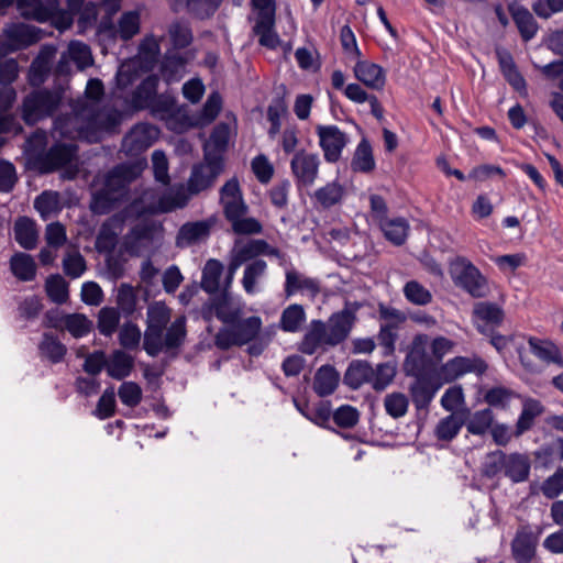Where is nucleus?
I'll use <instances>...</instances> for the list:
<instances>
[{
	"label": "nucleus",
	"instance_id": "nucleus-26",
	"mask_svg": "<svg viewBox=\"0 0 563 563\" xmlns=\"http://www.w3.org/2000/svg\"><path fill=\"white\" fill-rule=\"evenodd\" d=\"M354 75L365 86L376 90L383 89L386 82L384 69L379 65L367 60L356 63Z\"/></svg>",
	"mask_w": 563,
	"mask_h": 563
},
{
	"label": "nucleus",
	"instance_id": "nucleus-50",
	"mask_svg": "<svg viewBox=\"0 0 563 563\" xmlns=\"http://www.w3.org/2000/svg\"><path fill=\"white\" fill-rule=\"evenodd\" d=\"M125 214L124 212H120L104 222L97 238V244L99 246H113L119 231L123 228Z\"/></svg>",
	"mask_w": 563,
	"mask_h": 563
},
{
	"label": "nucleus",
	"instance_id": "nucleus-48",
	"mask_svg": "<svg viewBox=\"0 0 563 563\" xmlns=\"http://www.w3.org/2000/svg\"><path fill=\"white\" fill-rule=\"evenodd\" d=\"M495 416L490 408L477 410L470 415L464 426L467 431L474 435H484L490 431Z\"/></svg>",
	"mask_w": 563,
	"mask_h": 563
},
{
	"label": "nucleus",
	"instance_id": "nucleus-22",
	"mask_svg": "<svg viewBox=\"0 0 563 563\" xmlns=\"http://www.w3.org/2000/svg\"><path fill=\"white\" fill-rule=\"evenodd\" d=\"M59 0H16V9L25 19L48 21L58 10Z\"/></svg>",
	"mask_w": 563,
	"mask_h": 563
},
{
	"label": "nucleus",
	"instance_id": "nucleus-35",
	"mask_svg": "<svg viewBox=\"0 0 563 563\" xmlns=\"http://www.w3.org/2000/svg\"><path fill=\"white\" fill-rule=\"evenodd\" d=\"M104 93L103 84L98 78H91L88 80L85 95L77 100H85L86 114L90 117L95 122L102 121V113H96L95 108L97 103L101 100Z\"/></svg>",
	"mask_w": 563,
	"mask_h": 563
},
{
	"label": "nucleus",
	"instance_id": "nucleus-53",
	"mask_svg": "<svg viewBox=\"0 0 563 563\" xmlns=\"http://www.w3.org/2000/svg\"><path fill=\"white\" fill-rule=\"evenodd\" d=\"M473 314L485 324L499 325L504 320V310L497 303L488 301L475 303Z\"/></svg>",
	"mask_w": 563,
	"mask_h": 563
},
{
	"label": "nucleus",
	"instance_id": "nucleus-31",
	"mask_svg": "<svg viewBox=\"0 0 563 563\" xmlns=\"http://www.w3.org/2000/svg\"><path fill=\"white\" fill-rule=\"evenodd\" d=\"M345 196V188L339 181L333 180L327 183L324 186L318 188L312 199L314 203L322 209H330L336 205H340Z\"/></svg>",
	"mask_w": 563,
	"mask_h": 563
},
{
	"label": "nucleus",
	"instance_id": "nucleus-64",
	"mask_svg": "<svg viewBox=\"0 0 563 563\" xmlns=\"http://www.w3.org/2000/svg\"><path fill=\"white\" fill-rule=\"evenodd\" d=\"M120 322V313L115 308L104 307L98 314V330L106 336H111Z\"/></svg>",
	"mask_w": 563,
	"mask_h": 563
},
{
	"label": "nucleus",
	"instance_id": "nucleus-38",
	"mask_svg": "<svg viewBox=\"0 0 563 563\" xmlns=\"http://www.w3.org/2000/svg\"><path fill=\"white\" fill-rule=\"evenodd\" d=\"M511 552L518 563H530L536 555V543L531 534L518 531L511 542Z\"/></svg>",
	"mask_w": 563,
	"mask_h": 563
},
{
	"label": "nucleus",
	"instance_id": "nucleus-4",
	"mask_svg": "<svg viewBox=\"0 0 563 563\" xmlns=\"http://www.w3.org/2000/svg\"><path fill=\"white\" fill-rule=\"evenodd\" d=\"M454 284L473 298H483L488 294V284L479 269L465 257H457L451 267Z\"/></svg>",
	"mask_w": 563,
	"mask_h": 563
},
{
	"label": "nucleus",
	"instance_id": "nucleus-54",
	"mask_svg": "<svg viewBox=\"0 0 563 563\" xmlns=\"http://www.w3.org/2000/svg\"><path fill=\"white\" fill-rule=\"evenodd\" d=\"M397 373L395 362L379 363L375 368L373 367V375L371 377V386L377 391H382L391 384Z\"/></svg>",
	"mask_w": 563,
	"mask_h": 563
},
{
	"label": "nucleus",
	"instance_id": "nucleus-10",
	"mask_svg": "<svg viewBox=\"0 0 563 563\" xmlns=\"http://www.w3.org/2000/svg\"><path fill=\"white\" fill-rule=\"evenodd\" d=\"M217 217L211 216L199 221L184 223L176 235L175 244L179 249H187L202 242H206L212 228L217 224Z\"/></svg>",
	"mask_w": 563,
	"mask_h": 563
},
{
	"label": "nucleus",
	"instance_id": "nucleus-1",
	"mask_svg": "<svg viewBox=\"0 0 563 563\" xmlns=\"http://www.w3.org/2000/svg\"><path fill=\"white\" fill-rule=\"evenodd\" d=\"M142 172L140 163H122L110 169L100 189L92 194L90 210L95 214H107L128 198L129 187Z\"/></svg>",
	"mask_w": 563,
	"mask_h": 563
},
{
	"label": "nucleus",
	"instance_id": "nucleus-42",
	"mask_svg": "<svg viewBox=\"0 0 563 563\" xmlns=\"http://www.w3.org/2000/svg\"><path fill=\"white\" fill-rule=\"evenodd\" d=\"M38 352L42 357L48 360L53 364H57L64 360L67 347L58 340L57 336L45 332L38 344Z\"/></svg>",
	"mask_w": 563,
	"mask_h": 563
},
{
	"label": "nucleus",
	"instance_id": "nucleus-11",
	"mask_svg": "<svg viewBox=\"0 0 563 563\" xmlns=\"http://www.w3.org/2000/svg\"><path fill=\"white\" fill-rule=\"evenodd\" d=\"M161 225L153 221H141L125 234L123 239L124 250L133 256H139L155 240Z\"/></svg>",
	"mask_w": 563,
	"mask_h": 563
},
{
	"label": "nucleus",
	"instance_id": "nucleus-37",
	"mask_svg": "<svg viewBox=\"0 0 563 563\" xmlns=\"http://www.w3.org/2000/svg\"><path fill=\"white\" fill-rule=\"evenodd\" d=\"M339 373L331 365H322L316 373L313 390L320 397L331 395L339 385Z\"/></svg>",
	"mask_w": 563,
	"mask_h": 563
},
{
	"label": "nucleus",
	"instance_id": "nucleus-12",
	"mask_svg": "<svg viewBox=\"0 0 563 563\" xmlns=\"http://www.w3.org/2000/svg\"><path fill=\"white\" fill-rule=\"evenodd\" d=\"M85 100H74L71 103L73 113L56 118L53 124V132L58 133L60 137L76 139L82 133L80 120L87 119L93 121L86 114Z\"/></svg>",
	"mask_w": 563,
	"mask_h": 563
},
{
	"label": "nucleus",
	"instance_id": "nucleus-40",
	"mask_svg": "<svg viewBox=\"0 0 563 563\" xmlns=\"http://www.w3.org/2000/svg\"><path fill=\"white\" fill-rule=\"evenodd\" d=\"M186 318L180 316L176 318L168 328L165 335L162 334L161 352L163 350L179 349L186 339Z\"/></svg>",
	"mask_w": 563,
	"mask_h": 563
},
{
	"label": "nucleus",
	"instance_id": "nucleus-41",
	"mask_svg": "<svg viewBox=\"0 0 563 563\" xmlns=\"http://www.w3.org/2000/svg\"><path fill=\"white\" fill-rule=\"evenodd\" d=\"M465 423L463 412H452L442 418L435 427V437L441 441H452Z\"/></svg>",
	"mask_w": 563,
	"mask_h": 563
},
{
	"label": "nucleus",
	"instance_id": "nucleus-7",
	"mask_svg": "<svg viewBox=\"0 0 563 563\" xmlns=\"http://www.w3.org/2000/svg\"><path fill=\"white\" fill-rule=\"evenodd\" d=\"M222 167L223 164L221 155H211V153H206L205 163L194 165L187 180L186 189L190 196L198 195L211 187L222 172Z\"/></svg>",
	"mask_w": 563,
	"mask_h": 563
},
{
	"label": "nucleus",
	"instance_id": "nucleus-62",
	"mask_svg": "<svg viewBox=\"0 0 563 563\" xmlns=\"http://www.w3.org/2000/svg\"><path fill=\"white\" fill-rule=\"evenodd\" d=\"M64 325L74 338H82L92 329V322L81 313L65 316Z\"/></svg>",
	"mask_w": 563,
	"mask_h": 563
},
{
	"label": "nucleus",
	"instance_id": "nucleus-33",
	"mask_svg": "<svg viewBox=\"0 0 563 563\" xmlns=\"http://www.w3.org/2000/svg\"><path fill=\"white\" fill-rule=\"evenodd\" d=\"M167 35L172 44L170 49H184L194 41L190 23L185 19H175L167 26Z\"/></svg>",
	"mask_w": 563,
	"mask_h": 563
},
{
	"label": "nucleus",
	"instance_id": "nucleus-51",
	"mask_svg": "<svg viewBox=\"0 0 563 563\" xmlns=\"http://www.w3.org/2000/svg\"><path fill=\"white\" fill-rule=\"evenodd\" d=\"M305 321L306 312L303 307L298 303H292L282 312L279 327L285 332L295 333L301 329Z\"/></svg>",
	"mask_w": 563,
	"mask_h": 563
},
{
	"label": "nucleus",
	"instance_id": "nucleus-39",
	"mask_svg": "<svg viewBox=\"0 0 563 563\" xmlns=\"http://www.w3.org/2000/svg\"><path fill=\"white\" fill-rule=\"evenodd\" d=\"M223 271L224 266L219 260H208L202 268L201 288L210 295H216L220 288Z\"/></svg>",
	"mask_w": 563,
	"mask_h": 563
},
{
	"label": "nucleus",
	"instance_id": "nucleus-60",
	"mask_svg": "<svg viewBox=\"0 0 563 563\" xmlns=\"http://www.w3.org/2000/svg\"><path fill=\"white\" fill-rule=\"evenodd\" d=\"M267 269V264L263 260H255L246 265L242 278V285L246 294L252 295L255 292L257 279L262 277Z\"/></svg>",
	"mask_w": 563,
	"mask_h": 563
},
{
	"label": "nucleus",
	"instance_id": "nucleus-14",
	"mask_svg": "<svg viewBox=\"0 0 563 563\" xmlns=\"http://www.w3.org/2000/svg\"><path fill=\"white\" fill-rule=\"evenodd\" d=\"M5 45L10 52L26 48L42 38L41 30L24 23H11L3 30Z\"/></svg>",
	"mask_w": 563,
	"mask_h": 563
},
{
	"label": "nucleus",
	"instance_id": "nucleus-58",
	"mask_svg": "<svg viewBox=\"0 0 563 563\" xmlns=\"http://www.w3.org/2000/svg\"><path fill=\"white\" fill-rule=\"evenodd\" d=\"M247 212H239L235 218L228 219L232 231L240 235L258 234L263 231L261 222L252 217H245Z\"/></svg>",
	"mask_w": 563,
	"mask_h": 563
},
{
	"label": "nucleus",
	"instance_id": "nucleus-20",
	"mask_svg": "<svg viewBox=\"0 0 563 563\" xmlns=\"http://www.w3.org/2000/svg\"><path fill=\"white\" fill-rule=\"evenodd\" d=\"M329 329L327 322L312 320L301 342V351L311 355L321 347L339 345Z\"/></svg>",
	"mask_w": 563,
	"mask_h": 563
},
{
	"label": "nucleus",
	"instance_id": "nucleus-6",
	"mask_svg": "<svg viewBox=\"0 0 563 563\" xmlns=\"http://www.w3.org/2000/svg\"><path fill=\"white\" fill-rule=\"evenodd\" d=\"M243 302L232 296L229 290L211 297L201 308V316L206 321L217 318L224 324L235 323L243 314Z\"/></svg>",
	"mask_w": 563,
	"mask_h": 563
},
{
	"label": "nucleus",
	"instance_id": "nucleus-52",
	"mask_svg": "<svg viewBox=\"0 0 563 563\" xmlns=\"http://www.w3.org/2000/svg\"><path fill=\"white\" fill-rule=\"evenodd\" d=\"M45 292L51 301L63 305L69 298L68 283L59 274L49 275L45 280Z\"/></svg>",
	"mask_w": 563,
	"mask_h": 563
},
{
	"label": "nucleus",
	"instance_id": "nucleus-34",
	"mask_svg": "<svg viewBox=\"0 0 563 563\" xmlns=\"http://www.w3.org/2000/svg\"><path fill=\"white\" fill-rule=\"evenodd\" d=\"M253 31L258 36V43L262 46L274 49L280 43L278 34L275 32V15L257 16Z\"/></svg>",
	"mask_w": 563,
	"mask_h": 563
},
{
	"label": "nucleus",
	"instance_id": "nucleus-46",
	"mask_svg": "<svg viewBox=\"0 0 563 563\" xmlns=\"http://www.w3.org/2000/svg\"><path fill=\"white\" fill-rule=\"evenodd\" d=\"M12 274L20 280L30 282L35 278L36 265L33 257L26 253H16L10 260Z\"/></svg>",
	"mask_w": 563,
	"mask_h": 563
},
{
	"label": "nucleus",
	"instance_id": "nucleus-45",
	"mask_svg": "<svg viewBox=\"0 0 563 563\" xmlns=\"http://www.w3.org/2000/svg\"><path fill=\"white\" fill-rule=\"evenodd\" d=\"M543 412V406L539 400L528 399L523 402L522 410L516 423L515 435L520 437L530 430L534 419Z\"/></svg>",
	"mask_w": 563,
	"mask_h": 563
},
{
	"label": "nucleus",
	"instance_id": "nucleus-2",
	"mask_svg": "<svg viewBox=\"0 0 563 563\" xmlns=\"http://www.w3.org/2000/svg\"><path fill=\"white\" fill-rule=\"evenodd\" d=\"M63 101V91L38 89L29 93L22 104V119L29 125L52 117Z\"/></svg>",
	"mask_w": 563,
	"mask_h": 563
},
{
	"label": "nucleus",
	"instance_id": "nucleus-59",
	"mask_svg": "<svg viewBox=\"0 0 563 563\" xmlns=\"http://www.w3.org/2000/svg\"><path fill=\"white\" fill-rule=\"evenodd\" d=\"M141 18L137 11L124 12L119 21L117 32L121 40L128 41L140 31Z\"/></svg>",
	"mask_w": 563,
	"mask_h": 563
},
{
	"label": "nucleus",
	"instance_id": "nucleus-13",
	"mask_svg": "<svg viewBox=\"0 0 563 563\" xmlns=\"http://www.w3.org/2000/svg\"><path fill=\"white\" fill-rule=\"evenodd\" d=\"M158 129L148 123L134 125L122 141V150L131 156L146 151L158 137Z\"/></svg>",
	"mask_w": 563,
	"mask_h": 563
},
{
	"label": "nucleus",
	"instance_id": "nucleus-9",
	"mask_svg": "<svg viewBox=\"0 0 563 563\" xmlns=\"http://www.w3.org/2000/svg\"><path fill=\"white\" fill-rule=\"evenodd\" d=\"M316 132L324 159L328 163H336L341 158L343 148L349 142L346 133L334 124L318 125Z\"/></svg>",
	"mask_w": 563,
	"mask_h": 563
},
{
	"label": "nucleus",
	"instance_id": "nucleus-23",
	"mask_svg": "<svg viewBox=\"0 0 563 563\" xmlns=\"http://www.w3.org/2000/svg\"><path fill=\"white\" fill-rule=\"evenodd\" d=\"M159 79L156 75L144 78L133 90L126 104L132 110H147L151 107L158 88Z\"/></svg>",
	"mask_w": 563,
	"mask_h": 563
},
{
	"label": "nucleus",
	"instance_id": "nucleus-27",
	"mask_svg": "<svg viewBox=\"0 0 563 563\" xmlns=\"http://www.w3.org/2000/svg\"><path fill=\"white\" fill-rule=\"evenodd\" d=\"M415 377L416 380L410 386L412 402L417 409L428 408L439 387L431 378H428L424 375Z\"/></svg>",
	"mask_w": 563,
	"mask_h": 563
},
{
	"label": "nucleus",
	"instance_id": "nucleus-18",
	"mask_svg": "<svg viewBox=\"0 0 563 563\" xmlns=\"http://www.w3.org/2000/svg\"><path fill=\"white\" fill-rule=\"evenodd\" d=\"M191 196L183 184L174 185L161 194L150 207L151 213H169L185 208Z\"/></svg>",
	"mask_w": 563,
	"mask_h": 563
},
{
	"label": "nucleus",
	"instance_id": "nucleus-15",
	"mask_svg": "<svg viewBox=\"0 0 563 563\" xmlns=\"http://www.w3.org/2000/svg\"><path fill=\"white\" fill-rule=\"evenodd\" d=\"M486 369L487 364L478 356H456L441 367V375L446 382H453L468 373L482 375Z\"/></svg>",
	"mask_w": 563,
	"mask_h": 563
},
{
	"label": "nucleus",
	"instance_id": "nucleus-21",
	"mask_svg": "<svg viewBox=\"0 0 563 563\" xmlns=\"http://www.w3.org/2000/svg\"><path fill=\"white\" fill-rule=\"evenodd\" d=\"M220 202L225 219L235 218L239 212H247L249 207L243 200L240 184L236 178L228 180L220 189Z\"/></svg>",
	"mask_w": 563,
	"mask_h": 563
},
{
	"label": "nucleus",
	"instance_id": "nucleus-29",
	"mask_svg": "<svg viewBox=\"0 0 563 563\" xmlns=\"http://www.w3.org/2000/svg\"><path fill=\"white\" fill-rule=\"evenodd\" d=\"M134 367V358L122 350H115L107 358V374L117 380H122L131 375Z\"/></svg>",
	"mask_w": 563,
	"mask_h": 563
},
{
	"label": "nucleus",
	"instance_id": "nucleus-25",
	"mask_svg": "<svg viewBox=\"0 0 563 563\" xmlns=\"http://www.w3.org/2000/svg\"><path fill=\"white\" fill-rule=\"evenodd\" d=\"M190 57L188 53L177 49H168L161 64V73L167 82L178 81L186 73V66Z\"/></svg>",
	"mask_w": 563,
	"mask_h": 563
},
{
	"label": "nucleus",
	"instance_id": "nucleus-49",
	"mask_svg": "<svg viewBox=\"0 0 563 563\" xmlns=\"http://www.w3.org/2000/svg\"><path fill=\"white\" fill-rule=\"evenodd\" d=\"M351 167L354 172L360 173H369L375 168L372 145L366 139H362L357 144Z\"/></svg>",
	"mask_w": 563,
	"mask_h": 563
},
{
	"label": "nucleus",
	"instance_id": "nucleus-55",
	"mask_svg": "<svg viewBox=\"0 0 563 563\" xmlns=\"http://www.w3.org/2000/svg\"><path fill=\"white\" fill-rule=\"evenodd\" d=\"M151 114L159 120H167L176 113V99L170 93H156L151 107Z\"/></svg>",
	"mask_w": 563,
	"mask_h": 563
},
{
	"label": "nucleus",
	"instance_id": "nucleus-36",
	"mask_svg": "<svg viewBox=\"0 0 563 563\" xmlns=\"http://www.w3.org/2000/svg\"><path fill=\"white\" fill-rule=\"evenodd\" d=\"M14 238L21 247L35 249L38 239L36 223L27 217L19 218L14 224Z\"/></svg>",
	"mask_w": 563,
	"mask_h": 563
},
{
	"label": "nucleus",
	"instance_id": "nucleus-56",
	"mask_svg": "<svg viewBox=\"0 0 563 563\" xmlns=\"http://www.w3.org/2000/svg\"><path fill=\"white\" fill-rule=\"evenodd\" d=\"M230 137V128L227 123H219L214 126L210 137L205 145V154L220 155L225 151Z\"/></svg>",
	"mask_w": 563,
	"mask_h": 563
},
{
	"label": "nucleus",
	"instance_id": "nucleus-44",
	"mask_svg": "<svg viewBox=\"0 0 563 563\" xmlns=\"http://www.w3.org/2000/svg\"><path fill=\"white\" fill-rule=\"evenodd\" d=\"M509 9L522 40L528 42L533 38L538 31V24L528 9L515 5H510Z\"/></svg>",
	"mask_w": 563,
	"mask_h": 563
},
{
	"label": "nucleus",
	"instance_id": "nucleus-24",
	"mask_svg": "<svg viewBox=\"0 0 563 563\" xmlns=\"http://www.w3.org/2000/svg\"><path fill=\"white\" fill-rule=\"evenodd\" d=\"M307 291L316 297L320 292V284L316 278L308 277L295 268H288L285 273L284 292L290 298L297 292Z\"/></svg>",
	"mask_w": 563,
	"mask_h": 563
},
{
	"label": "nucleus",
	"instance_id": "nucleus-57",
	"mask_svg": "<svg viewBox=\"0 0 563 563\" xmlns=\"http://www.w3.org/2000/svg\"><path fill=\"white\" fill-rule=\"evenodd\" d=\"M506 453L501 450L488 452L481 466V473L486 478H495L505 473Z\"/></svg>",
	"mask_w": 563,
	"mask_h": 563
},
{
	"label": "nucleus",
	"instance_id": "nucleus-30",
	"mask_svg": "<svg viewBox=\"0 0 563 563\" xmlns=\"http://www.w3.org/2000/svg\"><path fill=\"white\" fill-rule=\"evenodd\" d=\"M530 351L545 364H555L563 367V357L560 349L551 341L530 336L528 340Z\"/></svg>",
	"mask_w": 563,
	"mask_h": 563
},
{
	"label": "nucleus",
	"instance_id": "nucleus-43",
	"mask_svg": "<svg viewBox=\"0 0 563 563\" xmlns=\"http://www.w3.org/2000/svg\"><path fill=\"white\" fill-rule=\"evenodd\" d=\"M47 134L43 130L34 131L26 140L23 145V152L26 157L38 167L41 158L46 154L47 146Z\"/></svg>",
	"mask_w": 563,
	"mask_h": 563
},
{
	"label": "nucleus",
	"instance_id": "nucleus-16",
	"mask_svg": "<svg viewBox=\"0 0 563 563\" xmlns=\"http://www.w3.org/2000/svg\"><path fill=\"white\" fill-rule=\"evenodd\" d=\"M360 309L357 302H346L344 308L331 314L327 323L332 338L340 344L350 335L355 322L356 311Z\"/></svg>",
	"mask_w": 563,
	"mask_h": 563
},
{
	"label": "nucleus",
	"instance_id": "nucleus-28",
	"mask_svg": "<svg viewBox=\"0 0 563 563\" xmlns=\"http://www.w3.org/2000/svg\"><path fill=\"white\" fill-rule=\"evenodd\" d=\"M531 463L526 454L506 453L504 475L512 483H522L529 478Z\"/></svg>",
	"mask_w": 563,
	"mask_h": 563
},
{
	"label": "nucleus",
	"instance_id": "nucleus-8",
	"mask_svg": "<svg viewBox=\"0 0 563 563\" xmlns=\"http://www.w3.org/2000/svg\"><path fill=\"white\" fill-rule=\"evenodd\" d=\"M320 164L319 154L305 150L296 152L290 161V169L297 187H311L318 178Z\"/></svg>",
	"mask_w": 563,
	"mask_h": 563
},
{
	"label": "nucleus",
	"instance_id": "nucleus-19",
	"mask_svg": "<svg viewBox=\"0 0 563 563\" xmlns=\"http://www.w3.org/2000/svg\"><path fill=\"white\" fill-rule=\"evenodd\" d=\"M78 147L75 144L56 143L41 158L37 168L41 173L47 174L65 167L75 159Z\"/></svg>",
	"mask_w": 563,
	"mask_h": 563
},
{
	"label": "nucleus",
	"instance_id": "nucleus-3",
	"mask_svg": "<svg viewBox=\"0 0 563 563\" xmlns=\"http://www.w3.org/2000/svg\"><path fill=\"white\" fill-rule=\"evenodd\" d=\"M219 329L214 336V345L227 351L232 346H242L256 339L262 329V319L257 316L239 319L235 323Z\"/></svg>",
	"mask_w": 563,
	"mask_h": 563
},
{
	"label": "nucleus",
	"instance_id": "nucleus-17",
	"mask_svg": "<svg viewBox=\"0 0 563 563\" xmlns=\"http://www.w3.org/2000/svg\"><path fill=\"white\" fill-rule=\"evenodd\" d=\"M429 338L427 334H418L412 340L410 350L405 360V371L409 376L423 375L430 365V357L427 354Z\"/></svg>",
	"mask_w": 563,
	"mask_h": 563
},
{
	"label": "nucleus",
	"instance_id": "nucleus-61",
	"mask_svg": "<svg viewBox=\"0 0 563 563\" xmlns=\"http://www.w3.org/2000/svg\"><path fill=\"white\" fill-rule=\"evenodd\" d=\"M405 298L417 306H427L432 301V294L417 280H409L404 286Z\"/></svg>",
	"mask_w": 563,
	"mask_h": 563
},
{
	"label": "nucleus",
	"instance_id": "nucleus-63",
	"mask_svg": "<svg viewBox=\"0 0 563 563\" xmlns=\"http://www.w3.org/2000/svg\"><path fill=\"white\" fill-rule=\"evenodd\" d=\"M222 1L223 0H186V9L192 16L203 20L213 15Z\"/></svg>",
	"mask_w": 563,
	"mask_h": 563
},
{
	"label": "nucleus",
	"instance_id": "nucleus-32",
	"mask_svg": "<svg viewBox=\"0 0 563 563\" xmlns=\"http://www.w3.org/2000/svg\"><path fill=\"white\" fill-rule=\"evenodd\" d=\"M372 375L373 366L369 362L354 360L349 364L343 377V382L350 388L357 389L364 384L371 385Z\"/></svg>",
	"mask_w": 563,
	"mask_h": 563
},
{
	"label": "nucleus",
	"instance_id": "nucleus-47",
	"mask_svg": "<svg viewBox=\"0 0 563 563\" xmlns=\"http://www.w3.org/2000/svg\"><path fill=\"white\" fill-rule=\"evenodd\" d=\"M385 238L395 245H402L408 236L409 223L405 218H395L380 222Z\"/></svg>",
	"mask_w": 563,
	"mask_h": 563
},
{
	"label": "nucleus",
	"instance_id": "nucleus-5",
	"mask_svg": "<svg viewBox=\"0 0 563 563\" xmlns=\"http://www.w3.org/2000/svg\"><path fill=\"white\" fill-rule=\"evenodd\" d=\"M170 320V310L163 302L148 306L146 313V330L143 349L147 355L155 357L161 353L162 334Z\"/></svg>",
	"mask_w": 563,
	"mask_h": 563
}]
</instances>
